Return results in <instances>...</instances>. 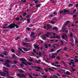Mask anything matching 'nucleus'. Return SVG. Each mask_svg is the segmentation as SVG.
<instances>
[{
	"instance_id": "nucleus-47",
	"label": "nucleus",
	"mask_w": 78,
	"mask_h": 78,
	"mask_svg": "<svg viewBox=\"0 0 78 78\" xmlns=\"http://www.w3.org/2000/svg\"><path fill=\"white\" fill-rule=\"evenodd\" d=\"M20 18H21V19H20V20H22L23 19V18H22V15L20 16Z\"/></svg>"
},
{
	"instance_id": "nucleus-55",
	"label": "nucleus",
	"mask_w": 78,
	"mask_h": 78,
	"mask_svg": "<svg viewBox=\"0 0 78 78\" xmlns=\"http://www.w3.org/2000/svg\"><path fill=\"white\" fill-rule=\"evenodd\" d=\"M76 9H74V11H73V12H76Z\"/></svg>"
},
{
	"instance_id": "nucleus-61",
	"label": "nucleus",
	"mask_w": 78,
	"mask_h": 78,
	"mask_svg": "<svg viewBox=\"0 0 78 78\" xmlns=\"http://www.w3.org/2000/svg\"><path fill=\"white\" fill-rule=\"evenodd\" d=\"M50 78H55L54 76H51Z\"/></svg>"
},
{
	"instance_id": "nucleus-21",
	"label": "nucleus",
	"mask_w": 78,
	"mask_h": 78,
	"mask_svg": "<svg viewBox=\"0 0 78 78\" xmlns=\"http://www.w3.org/2000/svg\"><path fill=\"white\" fill-rule=\"evenodd\" d=\"M58 12H53V14H54V15H57V14Z\"/></svg>"
},
{
	"instance_id": "nucleus-22",
	"label": "nucleus",
	"mask_w": 78,
	"mask_h": 78,
	"mask_svg": "<svg viewBox=\"0 0 78 78\" xmlns=\"http://www.w3.org/2000/svg\"><path fill=\"white\" fill-rule=\"evenodd\" d=\"M70 36L71 37H73V34H72V32L70 33Z\"/></svg>"
},
{
	"instance_id": "nucleus-35",
	"label": "nucleus",
	"mask_w": 78,
	"mask_h": 78,
	"mask_svg": "<svg viewBox=\"0 0 78 78\" xmlns=\"http://www.w3.org/2000/svg\"><path fill=\"white\" fill-rule=\"evenodd\" d=\"M20 38V37H18L17 38H15V40H17L18 39H19Z\"/></svg>"
},
{
	"instance_id": "nucleus-2",
	"label": "nucleus",
	"mask_w": 78,
	"mask_h": 78,
	"mask_svg": "<svg viewBox=\"0 0 78 78\" xmlns=\"http://www.w3.org/2000/svg\"><path fill=\"white\" fill-rule=\"evenodd\" d=\"M14 26L16 27V28H18L19 27L16 24L14 23H12V24L9 25V26L7 27H4L3 28H11V29H12V28H14L15 27Z\"/></svg>"
},
{
	"instance_id": "nucleus-39",
	"label": "nucleus",
	"mask_w": 78,
	"mask_h": 78,
	"mask_svg": "<svg viewBox=\"0 0 78 78\" xmlns=\"http://www.w3.org/2000/svg\"><path fill=\"white\" fill-rule=\"evenodd\" d=\"M47 27L48 28V29H50V25H48L47 26Z\"/></svg>"
},
{
	"instance_id": "nucleus-29",
	"label": "nucleus",
	"mask_w": 78,
	"mask_h": 78,
	"mask_svg": "<svg viewBox=\"0 0 78 78\" xmlns=\"http://www.w3.org/2000/svg\"><path fill=\"white\" fill-rule=\"evenodd\" d=\"M45 48H48V45H47V44H45Z\"/></svg>"
},
{
	"instance_id": "nucleus-41",
	"label": "nucleus",
	"mask_w": 78,
	"mask_h": 78,
	"mask_svg": "<svg viewBox=\"0 0 78 78\" xmlns=\"http://www.w3.org/2000/svg\"><path fill=\"white\" fill-rule=\"evenodd\" d=\"M58 53H52V55H56Z\"/></svg>"
},
{
	"instance_id": "nucleus-14",
	"label": "nucleus",
	"mask_w": 78,
	"mask_h": 78,
	"mask_svg": "<svg viewBox=\"0 0 78 78\" xmlns=\"http://www.w3.org/2000/svg\"><path fill=\"white\" fill-rule=\"evenodd\" d=\"M70 12L69 10H65L63 11V13H66V12Z\"/></svg>"
},
{
	"instance_id": "nucleus-3",
	"label": "nucleus",
	"mask_w": 78,
	"mask_h": 78,
	"mask_svg": "<svg viewBox=\"0 0 78 78\" xmlns=\"http://www.w3.org/2000/svg\"><path fill=\"white\" fill-rule=\"evenodd\" d=\"M4 72H6V74L5 73H4L3 72H1L0 75L1 76H5L6 75H7L8 76V71H7L6 70H4Z\"/></svg>"
},
{
	"instance_id": "nucleus-48",
	"label": "nucleus",
	"mask_w": 78,
	"mask_h": 78,
	"mask_svg": "<svg viewBox=\"0 0 78 78\" xmlns=\"http://www.w3.org/2000/svg\"><path fill=\"white\" fill-rule=\"evenodd\" d=\"M61 43L62 44V45H63L64 43H63V41H61Z\"/></svg>"
},
{
	"instance_id": "nucleus-30",
	"label": "nucleus",
	"mask_w": 78,
	"mask_h": 78,
	"mask_svg": "<svg viewBox=\"0 0 78 78\" xmlns=\"http://www.w3.org/2000/svg\"><path fill=\"white\" fill-rule=\"evenodd\" d=\"M67 76H66V75H62V77H66Z\"/></svg>"
},
{
	"instance_id": "nucleus-54",
	"label": "nucleus",
	"mask_w": 78,
	"mask_h": 78,
	"mask_svg": "<svg viewBox=\"0 0 78 78\" xmlns=\"http://www.w3.org/2000/svg\"><path fill=\"white\" fill-rule=\"evenodd\" d=\"M61 49H59L57 51V53H58V52H59V51H61Z\"/></svg>"
},
{
	"instance_id": "nucleus-17",
	"label": "nucleus",
	"mask_w": 78,
	"mask_h": 78,
	"mask_svg": "<svg viewBox=\"0 0 78 78\" xmlns=\"http://www.w3.org/2000/svg\"><path fill=\"white\" fill-rule=\"evenodd\" d=\"M19 71L20 73H23L24 72V71L22 70V69H19Z\"/></svg>"
},
{
	"instance_id": "nucleus-53",
	"label": "nucleus",
	"mask_w": 78,
	"mask_h": 78,
	"mask_svg": "<svg viewBox=\"0 0 78 78\" xmlns=\"http://www.w3.org/2000/svg\"><path fill=\"white\" fill-rule=\"evenodd\" d=\"M77 15H75L73 16V17H76Z\"/></svg>"
},
{
	"instance_id": "nucleus-56",
	"label": "nucleus",
	"mask_w": 78,
	"mask_h": 78,
	"mask_svg": "<svg viewBox=\"0 0 78 78\" xmlns=\"http://www.w3.org/2000/svg\"><path fill=\"white\" fill-rule=\"evenodd\" d=\"M19 50H20V51H23V50L20 48H19Z\"/></svg>"
},
{
	"instance_id": "nucleus-44",
	"label": "nucleus",
	"mask_w": 78,
	"mask_h": 78,
	"mask_svg": "<svg viewBox=\"0 0 78 78\" xmlns=\"http://www.w3.org/2000/svg\"><path fill=\"white\" fill-rule=\"evenodd\" d=\"M27 64H29V65H30V66H31V65L32 64L31 63H28V62H27Z\"/></svg>"
},
{
	"instance_id": "nucleus-60",
	"label": "nucleus",
	"mask_w": 78,
	"mask_h": 78,
	"mask_svg": "<svg viewBox=\"0 0 78 78\" xmlns=\"http://www.w3.org/2000/svg\"><path fill=\"white\" fill-rule=\"evenodd\" d=\"M0 56H1V57H4V55H3L2 54H0Z\"/></svg>"
},
{
	"instance_id": "nucleus-37",
	"label": "nucleus",
	"mask_w": 78,
	"mask_h": 78,
	"mask_svg": "<svg viewBox=\"0 0 78 78\" xmlns=\"http://www.w3.org/2000/svg\"><path fill=\"white\" fill-rule=\"evenodd\" d=\"M44 70L45 72H47V71H48V69L44 68Z\"/></svg>"
},
{
	"instance_id": "nucleus-27",
	"label": "nucleus",
	"mask_w": 78,
	"mask_h": 78,
	"mask_svg": "<svg viewBox=\"0 0 78 78\" xmlns=\"http://www.w3.org/2000/svg\"><path fill=\"white\" fill-rule=\"evenodd\" d=\"M35 71H36L37 72H41V70L39 69H35Z\"/></svg>"
},
{
	"instance_id": "nucleus-4",
	"label": "nucleus",
	"mask_w": 78,
	"mask_h": 78,
	"mask_svg": "<svg viewBox=\"0 0 78 78\" xmlns=\"http://www.w3.org/2000/svg\"><path fill=\"white\" fill-rule=\"evenodd\" d=\"M20 61H22V63L23 64H25V65H27L26 63H25V62H27V60H26L25 58H22L20 59Z\"/></svg>"
},
{
	"instance_id": "nucleus-51",
	"label": "nucleus",
	"mask_w": 78,
	"mask_h": 78,
	"mask_svg": "<svg viewBox=\"0 0 78 78\" xmlns=\"http://www.w3.org/2000/svg\"><path fill=\"white\" fill-rule=\"evenodd\" d=\"M56 66L57 67H61V65H56Z\"/></svg>"
},
{
	"instance_id": "nucleus-63",
	"label": "nucleus",
	"mask_w": 78,
	"mask_h": 78,
	"mask_svg": "<svg viewBox=\"0 0 78 78\" xmlns=\"http://www.w3.org/2000/svg\"><path fill=\"white\" fill-rule=\"evenodd\" d=\"M72 70V71H73V72H74V71H76V69H73Z\"/></svg>"
},
{
	"instance_id": "nucleus-1",
	"label": "nucleus",
	"mask_w": 78,
	"mask_h": 78,
	"mask_svg": "<svg viewBox=\"0 0 78 78\" xmlns=\"http://www.w3.org/2000/svg\"><path fill=\"white\" fill-rule=\"evenodd\" d=\"M53 37H51L52 39L55 38L56 37V33H53L52 32H47L46 34H45L43 36V37L44 39H46V37H48V35H53Z\"/></svg>"
},
{
	"instance_id": "nucleus-52",
	"label": "nucleus",
	"mask_w": 78,
	"mask_h": 78,
	"mask_svg": "<svg viewBox=\"0 0 78 78\" xmlns=\"http://www.w3.org/2000/svg\"><path fill=\"white\" fill-rule=\"evenodd\" d=\"M16 20H20V18H18L16 19Z\"/></svg>"
},
{
	"instance_id": "nucleus-15",
	"label": "nucleus",
	"mask_w": 78,
	"mask_h": 78,
	"mask_svg": "<svg viewBox=\"0 0 78 78\" xmlns=\"http://www.w3.org/2000/svg\"><path fill=\"white\" fill-rule=\"evenodd\" d=\"M23 49L24 51H29L30 50V49H28L25 48H23Z\"/></svg>"
},
{
	"instance_id": "nucleus-25",
	"label": "nucleus",
	"mask_w": 78,
	"mask_h": 78,
	"mask_svg": "<svg viewBox=\"0 0 78 78\" xmlns=\"http://www.w3.org/2000/svg\"><path fill=\"white\" fill-rule=\"evenodd\" d=\"M25 75L23 74H21L20 77H25Z\"/></svg>"
},
{
	"instance_id": "nucleus-26",
	"label": "nucleus",
	"mask_w": 78,
	"mask_h": 78,
	"mask_svg": "<svg viewBox=\"0 0 78 78\" xmlns=\"http://www.w3.org/2000/svg\"><path fill=\"white\" fill-rule=\"evenodd\" d=\"M40 6H41V5L38 4L36 5V6L37 8H39V7H40Z\"/></svg>"
},
{
	"instance_id": "nucleus-59",
	"label": "nucleus",
	"mask_w": 78,
	"mask_h": 78,
	"mask_svg": "<svg viewBox=\"0 0 78 78\" xmlns=\"http://www.w3.org/2000/svg\"><path fill=\"white\" fill-rule=\"evenodd\" d=\"M33 52H34V53H36V51L35 49L33 50Z\"/></svg>"
},
{
	"instance_id": "nucleus-20",
	"label": "nucleus",
	"mask_w": 78,
	"mask_h": 78,
	"mask_svg": "<svg viewBox=\"0 0 78 78\" xmlns=\"http://www.w3.org/2000/svg\"><path fill=\"white\" fill-rule=\"evenodd\" d=\"M27 23H29L30 22V19H29L27 20Z\"/></svg>"
},
{
	"instance_id": "nucleus-49",
	"label": "nucleus",
	"mask_w": 78,
	"mask_h": 78,
	"mask_svg": "<svg viewBox=\"0 0 78 78\" xmlns=\"http://www.w3.org/2000/svg\"><path fill=\"white\" fill-rule=\"evenodd\" d=\"M51 23L52 24H55V22H54V21H51Z\"/></svg>"
},
{
	"instance_id": "nucleus-5",
	"label": "nucleus",
	"mask_w": 78,
	"mask_h": 78,
	"mask_svg": "<svg viewBox=\"0 0 78 78\" xmlns=\"http://www.w3.org/2000/svg\"><path fill=\"white\" fill-rule=\"evenodd\" d=\"M62 38L63 39H64L65 41H67V37L66 35V34H63L62 36Z\"/></svg>"
},
{
	"instance_id": "nucleus-40",
	"label": "nucleus",
	"mask_w": 78,
	"mask_h": 78,
	"mask_svg": "<svg viewBox=\"0 0 78 78\" xmlns=\"http://www.w3.org/2000/svg\"><path fill=\"white\" fill-rule=\"evenodd\" d=\"M13 62L15 64H17V62H16V60H13Z\"/></svg>"
},
{
	"instance_id": "nucleus-33",
	"label": "nucleus",
	"mask_w": 78,
	"mask_h": 78,
	"mask_svg": "<svg viewBox=\"0 0 78 78\" xmlns=\"http://www.w3.org/2000/svg\"><path fill=\"white\" fill-rule=\"evenodd\" d=\"M68 6H69V7H70V6H73V4H69L68 5Z\"/></svg>"
},
{
	"instance_id": "nucleus-24",
	"label": "nucleus",
	"mask_w": 78,
	"mask_h": 78,
	"mask_svg": "<svg viewBox=\"0 0 78 78\" xmlns=\"http://www.w3.org/2000/svg\"><path fill=\"white\" fill-rule=\"evenodd\" d=\"M69 21H66V23H65V25H65V27H66V25H67V24L68 23V22H69Z\"/></svg>"
},
{
	"instance_id": "nucleus-36",
	"label": "nucleus",
	"mask_w": 78,
	"mask_h": 78,
	"mask_svg": "<svg viewBox=\"0 0 78 78\" xmlns=\"http://www.w3.org/2000/svg\"><path fill=\"white\" fill-rule=\"evenodd\" d=\"M29 76L30 78H33V76H31V74H29Z\"/></svg>"
},
{
	"instance_id": "nucleus-34",
	"label": "nucleus",
	"mask_w": 78,
	"mask_h": 78,
	"mask_svg": "<svg viewBox=\"0 0 78 78\" xmlns=\"http://www.w3.org/2000/svg\"><path fill=\"white\" fill-rule=\"evenodd\" d=\"M12 58H16V57H17V56H16L15 55H13L12 56Z\"/></svg>"
},
{
	"instance_id": "nucleus-28",
	"label": "nucleus",
	"mask_w": 78,
	"mask_h": 78,
	"mask_svg": "<svg viewBox=\"0 0 78 78\" xmlns=\"http://www.w3.org/2000/svg\"><path fill=\"white\" fill-rule=\"evenodd\" d=\"M51 65L52 66H56V65L55 63H52L51 64Z\"/></svg>"
},
{
	"instance_id": "nucleus-31",
	"label": "nucleus",
	"mask_w": 78,
	"mask_h": 78,
	"mask_svg": "<svg viewBox=\"0 0 78 78\" xmlns=\"http://www.w3.org/2000/svg\"><path fill=\"white\" fill-rule=\"evenodd\" d=\"M11 51H12V52L13 53H15V51H14V50L13 49H12L11 50Z\"/></svg>"
},
{
	"instance_id": "nucleus-62",
	"label": "nucleus",
	"mask_w": 78,
	"mask_h": 78,
	"mask_svg": "<svg viewBox=\"0 0 78 78\" xmlns=\"http://www.w3.org/2000/svg\"><path fill=\"white\" fill-rule=\"evenodd\" d=\"M54 78H58V76H56V75H54Z\"/></svg>"
},
{
	"instance_id": "nucleus-9",
	"label": "nucleus",
	"mask_w": 78,
	"mask_h": 78,
	"mask_svg": "<svg viewBox=\"0 0 78 78\" xmlns=\"http://www.w3.org/2000/svg\"><path fill=\"white\" fill-rule=\"evenodd\" d=\"M66 75H72V73H71L70 72L67 71L66 72Z\"/></svg>"
},
{
	"instance_id": "nucleus-42",
	"label": "nucleus",
	"mask_w": 78,
	"mask_h": 78,
	"mask_svg": "<svg viewBox=\"0 0 78 78\" xmlns=\"http://www.w3.org/2000/svg\"><path fill=\"white\" fill-rule=\"evenodd\" d=\"M27 30H28V31H30V28L29 27H27Z\"/></svg>"
},
{
	"instance_id": "nucleus-13",
	"label": "nucleus",
	"mask_w": 78,
	"mask_h": 78,
	"mask_svg": "<svg viewBox=\"0 0 78 78\" xmlns=\"http://www.w3.org/2000/svg\"><path fill=\"white\" fill-rule=\"evenodd\" d=\"M34 33H31V35L30 36L31 37H34Z\"/></svg>"
},
{
	"instance_id": "nucleus-50",
	"label": "nucleus",
	"mask_w": 78,
	"mask_h": 78,
	"mask_svg": "<svg viewBox=\"0 0 78 78\" xmlns=\"http://www.w3.org/2000/svg\"><path fill=\"white\" fill-rule=\"evenodd\" d=\"M26 15H27V13H26V12H25L23 14V16H26Z\"/></svg>"
},
{
	"instance_id": "nucleus-18",
	"label": "nucleus",
	"mask_w": 78,
	"mask_h": 78,
	"mask_svg": "<svg viewBox=\"0 0 78 78\" xmlns=\"http://www.w3.org/2000/svg\"><path fill=\"white\" fill-rule=\"evenodd\" d=\"M2 54L4 55H5V56H6L8 55V52H5L4 53H3Z\"/></svg>"
},
{
	"instance_id": "nucleus-23",
	"label": "nucleus",
	"mask_w": 78,
	"mask_h": 78,
	"mask_svg": "<svg viewBox=\"0 0 78 78\" xmlns=\"http://www.w3.org/2000/svg\"><path fill=\"white\" fill-rule=\"evenodd\" d=\"M48 69L49 70H50V71H52V72H55V71H54L53 69H52L51 68H49Z\"/></svg>"
},
{
	"instance_id": "nucleus-8",
	"label": "nucleus",
	"mask_w": 78,
	"mask_h": 78,
	"mask_svg": "<svg viewBox=\"0 0 78 78\" xmlns=\"http://www.w3.org/2000/svg\"><path fill=\"white\" fill-rule=\"evenodd\" d=\"M62 31H63V32H64V31H65V30H66V27L65 26V25H63L62 28Z\"/></svg>"
},
{
	"instance_id": "nucleus-7",
	"label": "nucleus",
	"mask_w": 78,
	"mask_h": 78,
	"mask_svg": "<svg viewBox=\"0 0 78 78\" xmlns=\"http://www.w3.org/2000/svg\"><path fill=\"white\" fill-rule=\"evenodd\" d=\"M32 67H33V68H35V69H41V70H42V71H43V70L41 67H40L38 66V67H36V66H32Z\"/></svg>"
},
{
	"instance_id": "nucleus-16",
	"label": "nucleus",
	"mask_w": 78,
	"mask_h": 78,
	"mask_svg": "<svg viewBox=\"0 0 78 78\" xmlns=\"http://www.w3.org/2000/svg\"><path fill=\"white\" fill-rule=\"evenodd\" d=\"M53 30H56V31H58V28L56 27H55L53 28Z\"/></svg>"
},
{
	"instance_id": "nucleus-38",
	"label": "nucleus",
	"mask_w": 78,
	"mask_h": 78,
	"mask_svg": "<svg viewBox=\"0 0 78 78\" xmlns=\"http://www.w3.org/2000/svg\"><path fill=\"white\" fill-rule=\"evenodd\" d=\"M16 76H20H20H21V74H19L17 75H16Z\"/></svg>"
},
{
	"instance_id": "nucleus-43",
	"label": "nucleus",
	"mask_w": 78,
	"mask_h": 78,
	"mask_svg": "<svg viewBox=\"0 0 78 78\" xmlns=\"http://www.w3.org/2000/svg\"><path fill=\"white\" fill-rule=\"evenodd\" d=\"M53 51H54V49H51V52H53Z\"/></svg>"
},
{
	"instance_id": "nucleus-57",
	"label": "nucleus",
	"mask_w": 78,
	"mask_h": 78,
	"mask_svg": "<svg viewBox=\"0 0 78 78\" xmlns=\"http://www.w3.org/2000/svg\"><path fill=\"white\" fill-rule=\"evenodd\" d=\"M69 44H71V45L72 46H73L74 44H73V43H69Z\"/></svg>"
},
{
	"instance_id": "nucleus-12",
	"label": "nucleus",
	"mask_w": 78,
	"mask_h": 78,
	"mask_svg": "<svg viewBox=\"0 0 78 78\" xmlns=\"http://www.w3.org/2000/svg\"><path fill=\"white\" fill-rule=\"evenodd\" d=\"M4 65H6V66H7V67H11L9 64H8V63H4Z\"/></svg>"
},
{
	"instance_id": "nucleus-45",
	"label": "nucleus",
	"mask_w": 78,
	"mask_h": 78,
	"mask_svg": "<svg viewBox=\"0 0 78 78\" xmlns=\"http://www.w3.org/2000/svg\"><path fill=\"white\" fill-rule=\"evenodd\" d=\"M56 58L57 59H60V57L59 56H57L56 57Z\"/></svg>"
},
{
	"instance_id": "nucleus-10",
	"label": "nucleus",
	"mask_w": 78,
	"mask_h": 78,
	"mask_svg": "<svg viewBox=\"0 0 78 78\" xmlns=\"http://www.w3.org/2000/svg\"><path fill=\"white\" fill-rule=\"evenodd\" d=\"M9 62L12 63V62L11 61H10L9 60H6V61H5L6 63H9Z\"/></svg>"
},
{
	"instance_id": "nucleus-6",
	"label": "nucleus",
	"mask_w": 78,
	"mask_h": 78,
	"mask_svg": "<svg viewBox=\"0 0 78 78\" xmlns=\"http://www.w3.org/2000/svg\"><path fill=\"white\" fill-rule=\"evenodd\" d=\"M23 46L25 45L27 47H30V46L29 45V43H25V42H24L23 43Z\"/></svg>"
},
{
	"instance_id": "nucleus-58",
	"label": "nucleus",
	"mask_w": 78,
	"mask_h": 78,
	"mask_svg": "<svg viewBox=\"0 0 78 78\" xmlns=\"http://www.w3.org/2000/svg\"><path fill=\"white\" fill-rule=\"evenodd\" d=\"M55 64H59V62H55Z\"/></svg>"
},
{
	"instance_id": "nucleus-64",
	"label": "nucleus",
	"mask_w": 78,
	"mask_h": 78,
	"mask_svg": "<svg viewBox=\"0 0 78 78\" xmlns=\"http://www.w3.org/2000/svg\"><path fill=\"white\" fill-rule=\"evenodd\" d=\"M75 62H78V59H76L75 60Z\"/></svg>"
},
{
	"instance_id": "nucleus-46",
	"label": "nucleus",
	"mask_w": 78,
	"mask_h": 78,
	"mask_svg": "<svg viewBox=\"0 0 78 78\" xmlns=\"http://www.w3.org/2000/svg\"><path fill=\"white\" fill-rule=\"evenodd\" d=\"M56 37L57 39H59V38H60V36H56Z\"/></svg>"
},
{
	"instance_id": "nucleus-32",
	"label": "nucleus",
	"mask_w": 78,
	"mask_h": 78,
	"mask_svg": "<svg viewBox=\"0 0 78 78\" xmlns=\"http://www.w3.org/2000/svg\"><path fill=\"white\" fill-rule=\"evenodd\" d=\"M64 12H63V11H61L60 12V14H61V13H62V14H64V13H63Z\"/></svg>"
},
{
	"instance_id": "nucleus-11",
	"label": "nucleus",
	"mask_w": 78,
	"mask_h": 78,
	"mask_svg": "<svg viewBox=\"0 0 78 78\" xmlns=\"http://www.w3.org/2000/svg\"><path fill=\"white\" fill-rule=\"evenodd\" d=\"M34 47L35 48H37V49L38 50H39V46L38 45H34Z\"/></svg>"
},
{
	"instance_id": "nucleus-19",
	"label": "nucleus",
	"mask_w": 78,
	"mask_h": 78,
	"mask_svg": "<svg viewBox=\"0 0 78 78\" xmlns=\"http://www.w3.org/2000/svg\"><path fill=\"white\" fill-rule=\"evenodd\" d=\"M21 2H23V3H25V2H27V0H21Z\"/></svg>"
}]
</instances>
